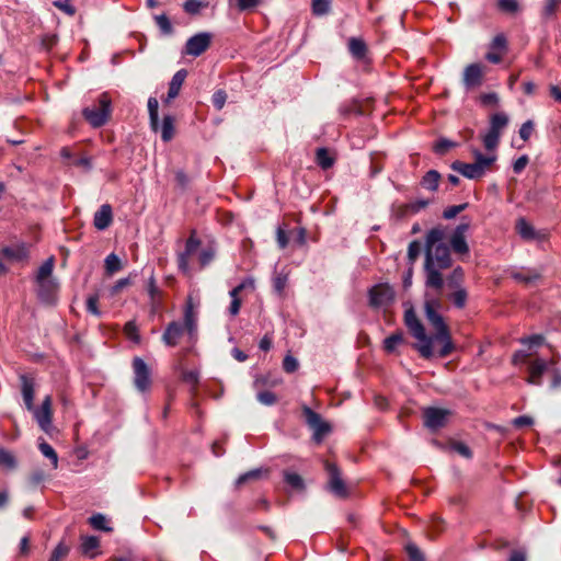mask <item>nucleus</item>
<instances>
[{
	"mask_svg": "<svg viewBox=\"0 0 561 561\" xmlns=\"http://www.w3.org/2000/svg\"><path fill=\"white\" fill-rule=\"evenodd\" d=\"M474 157V163L481 169L482 173H485L491 169L497 159L496 153L483 154L480 150L474 149L472 151Z\"/></svg>",
	"mask_w": 561,
	"mask_h": 561,
	"instance_id": "obj_25",
	"label": "nucleus"
},
{
	"mask_svg": "<svg viewBox=\"0 0 561 561\" xmlns=\"http://www.w3.org/2000/svg\"><path fill=\"white\" fill-rule=\"evenodd\" d=\"M508 122L510 117L504 112H499L491 115L489 129L482 136V142L486 150L493 151L497 148L501 135L508 125Z\"/></svg>",
	"mask_w": 561,
	"mask_h": 561,
	"instance_id": "obj_7",
	"label": "nucleus"
},
{
	"mask_svg": "<svg viewBox=\"0 0 561 561\" xmlns=\"http://www.w3.org/2000/svg\"><path fill=\"white\" fill-rule=\"evenodd\" d=\"M516 230L519 236L527 241L545 238V234L536 231L535 228L525 218H519L517 220Z\"/></svg>",
	"mask_w": 561,
	"mask_h": 561,
	"instance_id": "obj_23",
	"label": "nucleus"
},
{
	"mask_svg": "<svg viewBox=\"0 0 561 561\" xmlns=\"http://www.w3.org/2000/svg\"><path fill=\"white\" fill-rule=\"evenodd\" d=\"M207 4L197 1V0H186L183 3V10L191 15H196L201 12L203 8H205Z\"/></svg>",
	"mask_w": 561,
	"mask_h": 561,
	"instance_id": "obj_49",
	"label": "nucleus"
},
{
	"mask_svg": "<svg viewBox=\"0 0 561 561\" xmlns=\"http://www.w3.org/2000/svg\"><path fill=\"white\" fill-rule=\"evenodd\" d=\"M161 131V139L169 142L174 137V118L171 115H165L162 119L161 126L158 130Z\"/></svg>",
	"mask_w": 561,
	"mask_h": 561,
	"instance_id": "obj_30",
	"label": "nucleus"
},
{
	"mask_svg": "<svg viewBox=\"0 0 561 561\" xmlns=\"http://www.w3.org/2000/svg\"><path fill=\"white\" fill-rule=\"evenodd\" d=\"M112 114V99L107 92L98 96L96 103L82 110L84 119L93 127L104 126Z\"/></svg>",
	"mask_w": 561,
	"mask_h": 561,
	"instance_id": "obj_6",
	"label": "nucleus"
},
{
	"mask_svg": "<svg viewBox=\"0 0 561 561\" xmlns=\"http://www.w3.org/2000/svg\"><path fill=\"white\" fill-rule=\"evenodd\" d=\"M89 523L96 530L112 531V527L108 526V520L101 513L93 514L89 518Z\"/></svg>",
	"mask_w": 561,
	"mask_h": 561,
	"instance_id": "obj_41",
	"label": "nucleus"
},
{
	"mask_svg": "<svg viewBox=\"0 0 561 561\" xmlns=\"http://www.w3.org/2000/svg\"><path fill=\"white\" fill-rule=\"evenodd\" d=\"M154 21L163 35H171L173 33V26L165 14L154 15Z\"/></svg>",
	"mask_w": 561,
	"mask_h": 561,
	"instance_id": "obj_46",
	"label": "nucleus"
},
{
	"mask_svg": "<svg viewBox=\"0 0 561 561\" xmlns=\"http://www.w3.org/2000/svg\"><path fill=\"white\" fill-rule=\"evenodd\" d=\"M512 363L515 366H526L527 377L525 381L533 386H541L543 375L550 371L551 366L554 364L552 359L531 357V353H526L524 350L516 351L513 354Z\"/></svg>",
	"mask_w": 561,
	"mask_h": 561,
	"instance_id": "obj_4",
	"label": "nucleus"
},
{
	"mask_svg": "<svg viewBox=\"0 0 561 561\" xmlns=\"http://www.w3.org/2000/svg\"><path fill=\"white\" fill-rule=\"evenodd\" d=\"M519 342L527 346V350H524L526 353H531V357L535 354V348L540 347L545 343V337L541 334H534L527 337H522Z\"/></svg>",
	"mask_w": 561,
	"mask_h": 561,
	"instance_id": "obj_33",
	"label": "nucleus"
},
{
	"mask_svg": "<svg viewBox=\"0 0 561 561\" xmlns=\"http://www.w3.org/2000/svg\"><path fill=\"white\" fill-rule=\"evenodd\" d=\"M201 245V240L196 237V231L193 230L185 241V247L182 252L178 254V267L184 275H190V256L193 255Z\"/></svg>",
	"mask_w": 561,
	"mask_h": 561,
	"instance_id": "obj_11",
	"label": "nucleus"
},
{
	"mask_svg": "<svg viewBox=\"0 0 561 561\" xmlns=\"http://www.w3.org/2000/svg\"><path fill=\"white\" fill-rule=\"evenodd\" d=\"M113 221V210L110 204L102 205L94 214L93 225L98 230H105Z\"/></svg>",
	"mask_w": 561,
	"mask_h": 561,
	"instance_id": "obj_22",
	"label": "nucleus"
},
{
	"mask_svg": "<svg viewBox=\"0 0 561 561\" xmlns=\"http://www.w3.org/2000/svg\"><path fill=\"white\" fill-rule=\"evenodd\" d=\"M497 8L505 13H516L519 10L518 0H497Z\"/></svg>",
	"mask_w": 561,
	"mask_h": 561,
	"instance_id": "obj_48",
	"label": "nucleus"
},
{
	"mask_svg": "<svg viewBox=\"0 0 561 561\" xmlns=\"http://www.w3.org/2000/svg\"><path fill=\"white\" fill-rule=\"evenodd\" d=\"M561 4V0H546L542 9V14L546 18L552 16L556 13L557 8Z\"/></svg>",
	"mask_w": 561,
	"mask_h": 561,
	"instance_id": "obj_62",
	"label": "nucleus"
},
{
	"mask_svg": "<svg viewBox=\"0 0 561 561\" xmlns=\"http://www.w3.org/2000/svg\"><path fill=\"white\" fill-rule=\"evenodd\" d=\"M450 167L454 171L460 173L469 180H477L484 176L481 169L474 162L466 163L457 160L454 161Z\"/></svg>",
	"mask_w": 561,
	"mask_h": 561,
	"instance_id": "obj_21",
	"label": "nucleus"
},
{
	"mask_svg": "<svg viewBox=\"0 0 561 561\" xmlns=\"http://www.w3.org/2000/svg\"><path fill=\"white\" fill-rule=\"evenodd\" d=\"M288 283V275L278 273L273 277V288L278 296H282Z\"/></svg>",
	"mask_w": 561,
	"mask_h": 561,
	"instance_id": "obj_47",
	"label": "nucleus"
},
{
	"mask_svg": "<svg viewBox=\"0 0 561 561\" xmlns=\"http://www.w3.org/2000/svg\"><path fill=\"white\" fill-rule=\"evenodd\" d=\"M439 180V172H437L436 170H430L423 175L421 180V185L422 187L431 192H435L438 188Z\"/></svg>",
	"mask_w": 561,
	"mask_h": 561,
	"instance_id": "obj_29",
	"label": "nucleus"
},
{
	"mask_svg": "<svg viewBox=\"0 0 561 561\" xmlns=\"http://www.w3.org/2000/svg\"><path fill=\"white\" fill-rule=\"evenodd\" d=\"M254 289H255V279L252 276H248V277L243 278L242 282L238 286L233 287L229 291V296H230V299H239L242 291H244V290L254 291Z\"/></svg>",
	"mask_w": 561,
	"mask_h": 561,
	"instance_id": "obj_28",
	"label": "nucleus"
},
{
	"mask_svg": "<svg viewBox=\"0 0 561 561\" xmlns=\"http://www.w3.org/2000/svg\"><path fill=\"white\" fill-rule=\"evenodd\" d=\"M449 415L450 411L447 409L426 408L423 411L424 425L432 431H436L446 425Z\"/></svg>",
	"mask_w": 561,
	"mask_h": 561,
	"instance_id": "obj_15",
	"label": "nucleus"
},
{
	"mask_svg": "<svg viewBox=\"0 0 561 561\" xmlns=\"http://www.w3.org/2000/svg\"><path fill=\"white\" fill-rule=\"evenodd\" d=\"M0 467L9 470L16 467V459L14 455L2 447H0Z\"/></svg>",
	"mask_w": 561,
	"mask_h": 561,
	"instance_id": "obj_43",
	"label": "nucleus"
},
{
	"mask_svg": "<svg viewBox=\"0 0 561 561\" xmlns=\"http://www.w3.org/2000/svg\"><path fill=\"white\" fill-rule=\"evenodd\" d=\"M98 304H99V296L96 294L90 295L87 298V310H88V312H90V313H92V314H94L96 317H100L101 316V311L99 310Z\"/></svg>",
	"mask_w": 561,
	"mask_h": 561,
	"instance_id": "obj_59",
	"label": "nucleus"
},
{
	"mask_svg": "<svg viewBox=\"0 0 561 561\" xmlns=\"http://www.w3.org/2000/svg\"><path fill=\"white\" fill-rule=\"evenodd\" d=\"M54 266H55V257L54 256H49L38 267L36 276H35V280H44V279L54 278L53 277Z\"/></svg>",
	"mask_w": 561,
	"mask_h": 561,
	"instance_id": "obj_31",
	"label": "nucleus"
},
{
	"mask_svg": "<svg viewBox=\"0 0 561 561\" xmlns=\"http://www.w3.org/2000/svg\"><path fill=\"white\" fill-rule=\"evenodd\" d=\"M403 343V333L396 332L383 341V348L387 353H393L396 348Z\"/></svg>",
	"mask_w": 561,
	"mask_h": 561,
	"instance_id": "obj_39",
	"label": "nucleus"
},
{
	"mask_svg": "<svg viewBox=\"0 0 561 561\" xmlns=\"http://www.w3.org/2000/svg\"><path fill=\"white\" fill-rule=\"evenodd\" d=\"M302 415L306 424L313 432L312 438L317 443H321L323 438L331 432V426L322 416L314 412L308 405L302 407Z\"/></svg>",
	"mask_w": 561,
	"mask_h": 561,
	"instance_id": "obj_8",
	"label": "nucleus"
},
{
	"mask_svg": "<svg viewBox=\"0 0 561 561\" xmlns=\"http://www.w3.org/2000/svg\"><path fill=\"white\" fill-rule=\"evenodd\" d=\"M217 254V248L215 244L210 243L207 247L203 248L198 253V263L199 268L203 270L208 266Z\"/></svg>",
	"mask_w": 561,
	"mask_h": 561,
	"instance_id": "obj_27",
	"label": "nucleus"
},
{
	"mask_svg": "<svg viewBox=\"0 0 561 561\" xmlns=\"http://www.w3.org/2000/svg\"><path fill=\"white\" fill-rule=\"evenodd\" d=\"M124 334L133 343L140 344L141 336L139 334V329L135 320H130L124 325Z\"/></svg>",
	"mask_w": 561,
	"mask_h": 561,
	"instance_id": "obj_38",
	"label": "nucleus"
},
{
	"mask_svg": "<svg viewBox=\"0 0 561 561\" xmlns=\"http://www.w3.org/2000/svg\"><path fill=\"white\" fill-rule=\"evenodd\" d=\"M468 229H469V222L459 224L455 228V230L449 239L450 247L454 250V252L457 254H467L469 252V245L466 241V232L468 231Z\"/></svg>",
	"mask_w": 561,
	"mask_h": 561,
	"instance_id": "obj_16",
	"label": "nucleus"
},
{
	"mask_svg": "<svg viewBox=\"0 0 561 561\" xmlns=\"http://www.w3.org/2000/svg\"><path fill=\"white\" fill-rule=\"evenodd\" d=\"M38 448L41 453L51 461L53 468L56 469L58 467V455L55 449L44 439L39 440Z\"/></svg>",
	"mask_w": 561,
	"mask_h": 561,
	"instance_id": "obj_40",
	"label": "nucleus"
},
{
	"mask_svg": "<svg viewBox=\"0 0 561 561\" xmlns=\"http://www.w3.org/2000/svg\"><path fill=\"white\" fill-rule=\"evenodd\" d=\"M506 49V37L503 34H497L490 44V50L485 54V59L491 64H500Z\"/></svg>",
	"mask_w": 561,
	"mask_h": 561,
	"instance_id": "obj_17",
	"label": "nucleus"
},
{
	"mask_svg": "<svg viewBox=\"0 0 561 561\" xmlns=\"http://www.w3.org/2000/svg\"><path fill=\"white\" fill-rule=\"evenodd\" d=\"M35 282L38 285V296L42 299H48L57 290L58 287V283L55 278Z\"/></svg>",
	"mask_w": 561,
	"mask_h": 561,
	"instance_id": "obj_26",
	"label": "nucleus"
},
{
	"mask_svg": "<svg viewBox=\"0 0 561 561\" xmlns=\"http://www.w3.org/2000/svg\"><path fill=\"white\" fill-rule=\"evenodd\" d=\"M100 546V540L95 536H84L81 539V550L84 554L93 557V551Z\"/></svg>",
	"mask_w": 561,
	"mask_h": 561,
	"instance_id": "obj_42",
	"label": "nucleus"
},
{
	"mask_svg": "<svg viewBox=\"0 0 561 561\" xmlns=\"http://www.w3.org/2000/svg\"><path fill=\"white\" fill-rule=\"evenodd\" d=\"M182 380L188 385L196 386L199 381V371L197 369L183 370Z\"/></svg>",
	"mask_w": 561,
	"mask_h": 561,
	"instance_id": "obj_57",
	"label": "nucleus"
},
{
	"mask_svg": "<svg viewBox=\"0 0 561 561\" xmlns=\"http://www.w3.org/2000/svg\"><path fill=\"white\" fill-rule=\"evenodd\" d=\"M68 552H69V548L66 545L60 542L54 549L49 561H59L61 558L66 557L68 554Z\"/></svg>",
	"mask_w": 561,
	"mask_h": 561,
	"instance_id": "obj_64",
	"label": "nucleus"
},
{
	"mask_svg": "<svg viewBox=\"0 0 561 561\" xmlns=\"http://www.w3.org/2000/svg\"><path fill=\"white\" fill-rule=\"evenodd\" d=\"M455 146V142L448 140V139H439L434 145V152L438 156H444L447 153V151Z\"/></svg>",
	"mask_w": 561,
	"mask_h": 561,
	"instance_id": "obj_55",
	"label": "nucleus"
},
{
	"mask_svg": "<svg viewBox=\"0 0 561 561\" xmlns=\"http://www.w3.org/2000/svg\"><path fill=\"white\" fill-rule=\"evenodd\" d=\"M211 43V34L202 32L190 37L185 44L184 53L188 56L198 57L205 53Z\"/></svg>",
	"mask_w": 561,
	"mask_h": 561,
	"instance_id": "obj_14",
	"label": "nucleus"
},
{
	"mask_svg": "<svg viewBox=\"0 0 561 561\" xmlns=\"http://www.w3.org/2000/svg\"><path fill=\"white\" fill-rule=\"evenodd\" d=\"M534 131V122L528 119L519 128V137L527 141Z\"/></svg>",
	"mask_w": 561,
	"mask_h": 561,
	"instance_id": "obj_63",
	"label": "nucleus"
},
{
	"mask_svg": "<svg viewBox=\"0 0 561 561\" xmlns=\"http://www.w3.org/2000/svg\"><path fill=\"white\" fill-rule=\"evenodd\" d=\"M316 162L321 169L328 170L334 164V158L330 156L327 148L322 147L317 149Z\"/></svg>",
	"mask_w": 561,
	"mask_h": 561,
	"instance_id": "obj_35",
	"label": "nucleus"
},
{
	"mask_svg": "<svg viewBox=\"0 0 561 561\" xmlns=\"http://www.w3.org/2000/svg\"><path fill=\"white\" fill-rule=\"evenodd\" d=\"M404 323L410 333L415 337L419 343L414 345L415 350L423 358H431L433 356V339L425 332V328L419 320L415 311L410 308L404 312Z\"/></svg>",
	"mask_w": 561,
	"mask_h": 561,
	"instance_id": "obj_5",
	"label": "nucleus"
},
{
	"mask_svg": "<svg viewBox=\"0 0 561 561\" xmlns=\"http://www.w3.org/2000/svg\"><path fill=\"white\" fill-rule=\"evenodd\" d=\"M186 76L187 71L185 69H180L174 73L169 84L167 102L175 99L179 95Z\"/></svg>",
	"mask_w": 561,
	"mask_h": 561,
	"instance_id": "obj_24",
	"label": "nucleus"
},
{
	"mask_svg": "<svg viewBox=\"0 0 561 561\" xmlns=\"http://www.w3.org/2000/svg\"><path fill=\"white\" fill-rule=\"evenodd\" d=\"M227 101V93L225 90H217L213 94L211 102L217 110H221Z\"/></svg>",
	"mask_w": 561,
	"mask_h": 561,
	"instance_id": "obj_58",
	"label": "nucleus"
},
{
	"mask_svg": "<svg viewBox=\"0 0 561 561\" xmlns=\"http://www.w3.org/2000/svg\"><path fill=\"white\" fill-rule=\"evenodd\" d=\"M260 3V0H229V5H236L239 11H247L254 9Z\"/></svg>",
	"mask_w": 561,
	"mask_h": 561,
	"instance_id": "obj_50",
	"label": "nucleus"
},
{
	"mask_svg": "<svg viewBox=\"0 0 561 561\" xmlns=\"http://www.w3.org/2000/svg\"><path fill=\"white\" fill-rule=\"evenodd\" d=\"M267 473H268V469H263V468L253 469V470H250V471L241 474L237 479L236 483H237V485H241V484L247 483L248 481L259 480L263 477H266Z\"/></svg>",
	"mask_w": 561,
	"mask_h": 561,
	"instance_id": "obj_37",
	"label": "nucleus"
},
{
	"mask_svg": "<svg viewBox=\"0 0 561 561\" xmlns=\"http://www.w3.org/2000/svg\"><path fill=\"white\" fill-rule=\"evenodd\" d=\"M440 309V300L438 296H431L430 294H425L424 300V311L426 319L436 330L434 336H432L433 341H439L443 343L442 348L438 351L439 357L448 356L453 350L454 344L451 342V337L449 334V330L444 322L443 317L439 314L438 310Z\"/></svg>",
	"mask_w": 561,
	"mask_h": 561,
	"instance_id": "obj_2",
	"label": "nucleus"
},
{
	"mask_svg": "<svg viewBox=\"0 0 561 561\" xmlns=\"http://www.w3.org/2000/svg\"><path fill=\"white\" fill-rule=\"evenodd\" d=\"M31 411L41 430L49 434L53 430L51 397L46 396L42 404L38 408L33 407Z\"/></svg>",
	"mask_w": 561,
	"mask_h": 561,
	"instance_id": "obj_12",
	"label": "nucleus"
},
{
	"mask_svg": "<svg viewBox=\"0 0 561 561\" xmlns=\"http://www.w3.org/2000/svg\"><path fill=\"white\" fill-rule=\"evenodd\" d=\"M134 385L140 392H147L151 387V371L146 362L141 357H134Z\"/></svg>",
	"mask_w": 561,
	"mask_h": 561,
	"instance_id": "obj_10",
	"label": "nucleus"
},
{
	"mask_svg": "<svg viewBox=\"0 0 561 561\" xmlns=\"http://www.w3.org/2000/svg\"><path fill=\"white\" fill-rule=\"evenodd\" d=\"M1 254L10 261L21 262L28 259L30 250L25 242H19L3 247Z\"/></svg>",
	"mask_w": 561,
	"mask_h": 561,
	"instance_id": "obj_19",
	"label": "nucleus"
},
{
	"mask_svg": "<svg viewBox=\"0 0 561 561\" xmlns=\"http://www.w3.org/2000/svg\"><path fill=\"white\" fill-rule=\"evenodd\" d=\"M466 89L480 87L483 81V69L480 64H470L463 70L462 77Z\"/></svg>",
	"mask_w": 561,
	"mask_h": 561,
	"instance_id": "obj_18",
	"label": "nucleus"
},
{
	"mask_svg": "<svg viewBox=\"0 0 561 561\" xmlns=\"http://www.w3.org/2000/svg\"><path fill=\"white\" fill-rule=\"evenodd\" d=\"M446 231L435 227L425 237L424 274L426 288L434 289L439 295L444 287L442 271L451 267L453 259L449 247L444 242Z\"/></svg>",
	"mask_w": 561,
	"mask_h": 561,
	"instance_id": "obj_1",
	"label": "nucleus"
},
{
	"mask_svg": "<svg viewBox=\"0 0 561 561\" xmlns=\"http://www.w3.org/2000/svg\"><path fill=\"white\" fill-rule=\"evenodd\" d=\"M467 291L465 288L458 287L451 295V300L457 308H463L467 301Z\"/></svg>",
	"mask_w": 561,
	"mask_h": 561,
	"instance_id": "obj_53",
	"label": "nucleus"
},
{
	"mask_svg": "<svg viewBox=\"0 0 561 561\" xmlns=\"http://www.w3.org/2000/svg\"><path fill=\"white\" fill-rule=\"evenodd\" d=\"M330 10V0H312V11L316 15L327 14Z\"/></svg>",
	"mask_w": 561,
	"mask_h": 561,
	"instance_id": "obj_54",
	"label": "nucleus"
},
{
	"mask_svg": "<svg viewBox=\"0 0 561 561\" xmlns=\"http://www.w3.org/2000/svg\"><path fill=\"white\" fill-rule=\"evenodd\" d=\"M104 263H105V271L108 275H113L116 272L122 270V262H121L119 257L114 253L108 254L106 256Z\"/></svg>",
	"mask_w": 561,
	"mask_h": 561,
	"instance_id": "obj_44",
	"label": "nucleus"
},
{
	"mask_svg": "<svg viewBox=\"0 0 561 561\" xmlns=\"http://www.w3.org/2000/svg\"><path fill=\"white\" fill-rule=\"evenodd\" d=\"M284 480L290 488L295 490H302L305 488L302 478L296 472L285 471Z\"/></svg>",
	"mask_w": 561,
	"mask_h": 561,
	"instance_id": "obj_45",
	"label": "nucleus"
},
{
	"mask_svg": "<svg viewBox=\"0 0 561 561\" xmlns=\"http://www.w3.org/2000/svg\"><path fill=\"white\" fill-rule=\"evenodd\" d=\"M20 380H21V390H22V397H23L24 404L27 410H33V404H34L33 401H34V396H35L34 378L26 374H22V375H20Z\"/></svg>",
	"mask_w": 561,
	"mask_h": 561,
	"instance_id": "obj_20",
	"label": "nucleus"
},
{
	"mask_svg": "<svg viewBox=\"0 0 561 561\" xmlns=\"http://www.w3.org/2000/svg\"><path fill=\"white\" fill-rule=\"evenodd\" d=\"M422 250V244L419 240H413L410 242L408 247V260L411 264H413L419 257Z\"/></svg>",
	"mask_w": 561,
	"mask_h": 561,
	"instance_id": "obj_52",
	"label": "nucleus"
},
{
	"mask_svg": "<svg viewBox=\"0 0 561 561\" xmlns=\"http://www.w3.org/2000/svg\"><path fill=\"white\" fill-rule=\"evenodd\" d=\"M463 279V270L460 266H457L453 273L448 276L447 282L448 285L453 288L460 287V284Z\"/></svg>",
	"mask_w": 561,
	"mask_h": 561,
	"instance_id": "obj_51",
	"label": "nucleus"
},
{
	"mask_svg": "<svg viewBox=\"0 0 561 561\" xmlns=\"http://www.w3.org/2000/svg\"><path fill=\"white\" fill-rule=\"evenodd\" d=\"M348 49L353 57L356 59H363L366 55L367 46L363 39L351 37L348 41Z\"/></svg>",
	"mask_w": 561,
	"mask_h": 561,
	"instance_id": "obj_32",
	"label": "nucleus"
},
{
	"mask_svg": "<svg viewBox=\"0 0 561 561\" xmlns=\"http://www.w3.org/2000/svg\"><path fill=\"white\" fill-rule=\"evenodd\" d=\"M369 305L374 308H386L394 300V290L388 284L374 285L368 291Z\"/></svg>",
	"mask_w": 561,
	"mask_h": 561,
	"instance_id": "obj_9",
	"label": "nucleus"
},
{
	"mask_svg": "<svg viewBox=\"0 0 561 561\" xmlns=\"http://www.w3.org/2000/svg\"><path fill=\"white\" fill-rule=\"evenodd\" d=\"M53 4L70 16L76 14V8L70 4V0H56Z\"/></svg>",
	"mask_w": 561,
	"mask_h": 561,
	"instance_id": "obj_61",
	"label": "nucleus"
},
{
	"mask_svg": "<svg viewBox=\"0 0 561 561\" xmlns=\"http://www.w3.org/2000/svg\"><path fill=\"white\" fill-rule=\"evenodd\" d=\"M511 276L519 283L529 284L537 280L540 274L534 270H520L512 272Z\"/></svg>",
	"mask_w": 561,
	"mask_h": 561,
	"instance_id": "obj_34",
	"label": "nucleus"
},
{
	"mask_svg": "<svg viewBox=\"0 0 561 561\" xmlns=\"http://www.w3.org/2000/svg\"><path fill=\"white\" fill-rule=\"evenodd\" d=\"M299 367V363L298 360L291 356V355H286L283 359V369L286 371V373H295Z\"/></svg>",
	"mask_w": 561,
	"mask_h": 561,
	"instance_id": "obj_60",
	"label": "nucleus"
},
{
	"mask_svg": "<svg viewBox=\"0 0 561 561\" xmlns=\"http://www.w3.org/2000/svg\"><path fill=\"white\" fill-rule=\"evenodd\" d=\"M159 103L158 100L153 96L148 100V112L150 126L153 131H158L159 128V114H158Z\"/></svg>",
	"mask_w": 561,
	"mask_h": 561,
	"instance_id": "obj_36",
	"label": "nucleus"
},
{
	"mask_svg": "<svg viewBox=\"0 0 561 561\" xmlns=\"http://www.w3.org/2000/svg\"><path fill=\"white\" fill-rule=\"evenodd\" d=\"M325 470L329 474L328 489L335 496L344 499L347 496L348 491L342 479L341 471L335 463L325 462Z\"/></svg>",
	"mask_w": 561,
	"mask_h": 561,
	"instance_id": "obj_13",
	"label": "nucleus"
},
{
	"mask_svg": "<svg viewBox=\"0 0 561 561\" xmlns=\"http://www.w3.org/2000/svg\"><path fill=\"white\" fill-rule=\"evenodd\" d=\"M185 334L190 342H195L197 337V323L191 307L186 308L183 322L172 321L167 325L162 334V342L168 347H174Z\"/></svg>",
	"mask_w": 561,
	"mask_h": 561,
	"instance_id": "obj_3",
	"label": "nucleus"
},
{
	"mask_svg": "<svg viewBox=\"0 0 561 561\" xmlns=\"http://www.w3.org/2000/svg\"><path fill=\"white\" fill-rule=\"evenodd\" d=\"M409 561H424V556L414 543H408L405 547Z\"/></svg>",
	"mask_w": 561,
	"mask_h": 561,
	"instance_id": "obj_56",
	"label": "nucleus"
}]
</instances>
